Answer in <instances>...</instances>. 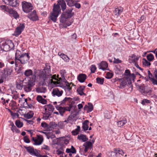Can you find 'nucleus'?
Listing matches in <instances>:
<instances>
[{
    "label": "nucleus",
    "instance_id": "obj_1",
    "mask_svg": "<svg viewBox=\"0 0 157 157\" xmlns=\"http://www.w3.org/2000/svg\"><path fill=\"white\" fill-rule=\"evenodd\" d=\"M67 6L64 0H59L57 4L55 3L53 6L52 12L50 13L49 18L54 22H56L57 17L61 13V10L64 11L66 9Z\"/></svg>",
    "mask_w": 157,
    "mask_h": 157
},
{
    "label": "nucleus",
    "instance_id": "obj_2",
    "mask_svg": "<svg viewBox=\"0 0 157 157\" xmlns=\"http://www.w3.org/2000/svg\"><path fill=\"white\" fill-rule=\"evenodd\" d=\"M15 65L17 67L18 63H20L22 64L26 63L29 60L30 56L28 53L23 52L20 50H17L15 54Z\"/></svg>",
    "mask_w": 157,
    "mask_h": 157
},
{
    "label": "nucleus",
    "instance_id": "obj_3",
    "mask_svg": "<svg viewBox=\"0 0 157 157\" xmlns=\"http://www.w3.org/2000/svg\"><path fill=\"white\" fill-rule=\"evenodd\" d=\"M37 72L35 71L33 73V75L31 77L28 81L25 80H23V88L26 92L31 91L33 87L35 84V82Z\"/></svg>",
    "mask_w": 157,
    "mask_h": 157
},
{
    "label": "nucleus",
    "instance_id": "obj_4",
    "mask_svg": "<svg viewBox=\"0 0 157 157\" xmlns=\"http://www.w3.org/2000/svg\"><path fill=\"white\" fill-rule=\"evenodd\" d=\"M50 66L46 64L45 67L43 70L40 71V78L42 79L44 82H45L49 77L50 78H51V75H48L50 72Z\"/></svg>",
    "mask_w": 157,
    "mask_h": 157
},
{
    "label": "nucleus",
    "instance_id": "obj_5",
    "mask_svg": "<svg viewBox=\"0 0 157 157\" xmlns=\"http://www.w3.org/2000/svg\"><path fill=\"white\" fill-rule=\"evenodd\" d=\"M117 81H119L120 82L119 86V88H120L121 89L124 88L126 85L128 84L130 85L129 88H131V90H132L133 86L132 84V81H131L129 78H126L125 76H124L122 78H117Z\"/></svg>",
    "mask_w": 157,
    "mask_h": 157
},
{
    "label": "nucleus",
    "instance_id": "obj_6",
    "mask_svg": "<svg viewBox=\"0 0 157 157\" xmlns=\"http://www.w3.org/2000/svg\"><path fill=\"white\" fill-rule=\"evenodd\" d=\"M72 10V9H67L65 11L62 13L60 16V21L62 23H64L66 21V20L68 18H71L72 15L71 14V12Z\"/></svg>",
    "mask_w": 157,
    "mask_h": 157
},
{
    "label": "nucleus",
    "instance_id": "obj_7",
    "mask_svg": "<svg viewBox=\"0 0 157 157\" xmlns=\"http://www.w3.org/2000/svg\"><path fill=\"white\" fill-rule=\"evenodd\" d=\"M14 47L13 43L10 40H6L5 43H2L0 46L1 48L3 51L7 52Z\"/></svg>",
    "mask_w": 157,
    "mask_h": 157
},
{
    "label": "nucleus",
    "instance_id": "obj_8",
    "mask_svg": "<svg viewBox=\"0 0 157 157\" xmlns=\"http://www.w3.org/2000/svg\"><path fill=\"white\" fill-rule=\"evenodd\" d=\"M23 10L26 13H29L33 9L32 4L29 2L24 1L22 2Z\"/></svg>",
    "mask_w": 157,
    "mask_h": 157
},
{
    "label": "nucleus",
    "instance_id": "obj_9",
    "mask_svg": "<svg viewBox=\"0 0 157 157\" xmlns=\"http://www.w3.org/2000/svg\"><path fill=\"white\" fill-rule=\"evenodd\" d=\"M27 17L33 21H36L39 20L38 16L36 14L35 10L33 11L27 15Z\"/></svg>",
    "mask_w": 157,
    "mask_h": 157
},
{
    "label": "nucleus",
    "instance_id": "obj_10",
    "mask_svg": "<svg viewBox=\"0 0 157 157\" xmlns=\"http://www.w3.org/2000/svg\"><path fill=\"white\" fill-rule=\"evenodd\" d=\"M24 147L27 151L32 155L38 156V154L39 155V153L37 151V150L36 149H35L33 147L30 146H24Z\"/></svg>",
    "mask_w": 157,
    "mask_h": 157
},
{
    "label": "nucleus",
    "instance_id": "obj_11",
    "mask_svg": "<svg viewBox=\"0 0 157 157\" xmlns=\"http://www.w3.org/2000/svg\"><path fill=\"white\" fill-rule=\"evenodd\" d=\"M25 28L24 23H20L19 26L16 29L15 34L16 36H18L21 34Z\"/></svg>",
    "mask_w": 157,
    "mask_h": 157
},
{
    "label": "nucleus",
    "instance_id": "obj_12",
    "mask_svg": "<svg viewBox=\"0 0 157 157\" xmlns=\"http://www.w3.org/2000/svg\"><path fill=\"white\" fill-rule=\"evenodd\" d=\"M6 4L12 7H17L19 5V0H7Z\"/></svg>",
    "mask_w": 157,
    "mask_h": 157
},
{
    "label": "nucleus",
    "instance_id": "obj_13",
    "mask_svg": "<svg viewBox=\"0 0 157 157\" xmlns=\"http://www.w3.org/2000/svg\"><path fill=\"white\" fill-rule=\"evenodd\" d=\"M51 78H49V80L52 83H53L55 84H59V81L61 80V78H58V75L56 76V75H51Z\"/></svg>",
    "mask_w": 157,
    "mask_h": 157
},
{
    "label": "nucleus",
    "instance_id": "obj_14",
    "mask_svg": "<svg viewBox=\"0 0 157 157\" xmlns=\"http://www.w3.org/2000/svg\"><path fill=\"white\" fill-rule=\"evenodd\" d=\"M13 72V70L11 69L5 68L1 72L3 75L7 78L8 76L10 75Z\"/></svg>",
    "mask_w": 157,
    "mask_h": 157
},
{
    "label": "nucleus",
    "instance_id": "obj_15",
    "mask_svg": "<svg viewBox=\"0 0 157 157\" xmlns=\"http://www.w3.org/2000/svg\"><path fill=\"white\" fill-rule=\"evenodd\" d=\"M7 12H8L10 14L11 16H13L16 19L18 18L19 17V16L17 12L12 9H8Z\"/></svg>",
    "mask_w": 157,
    "mask_h": 157
},
{
    "label": "nucleus",
    "instance_id": "obj_16",
    "mask_svg": "<svg viewBox=\"0 0 157 157\" xmlns=\"http://www.w3.org/2000/svg\"><path fill=\"white\" fill-rule=\"evenodd\" d=\"M56 108L59 111V113L60 115L62 116H63V114L66 111V109L65 107H62L61 106H59V105L56 106Z\"/></svg>",
    "mask_w": 157,
    "mask_h": 157
},
{
    "label": "nucleus",
    "instance_id": "obj_17",
    "mask_svg": "<svg viewBox=\"0 0 157 157\" xmlns=\"http://www.w3.org/2000/svg\"><path fill=\"white\" fill-rule=\"evenodd\" d=\"M108 66V63L105 61H102L99 65V68L103 71L106 70V68Z\"/></svg>",
    "mask_w": 157,
    "mask_h": 157
},
{
    "label": "nucleus",
    "instance_id": "obj_18",
    "mask_svg": "<svg viewBox=\"0 0 157 157\" xmlns=\"http://www.w3.org/2000/svg\"><path fill=\"white\" fill-rule=\"evenodd\" d=\"M123 8L121 7H120L115 9L114 11V14L117 17L119 16L122 12Z\"/></svg>",
    "mask_w": 157,
    "mask_h": 157
},
{
    "label": "nucleus",
    "instance_id": "obj_19",
    "mask_svg": "<svg viewBox=\"0 0 157 157\" xmlns=\"http://www.w3.org/2000/svg\"><path fill=\"white\" fill-rule=\"evenodd\" d=\"M86 78V75L83 74L79 75L77 77L78 80L81 82H83Z\"/></svg>",
    "mask_w": 157,
    "mask_h": 157
},
{
    "label": "nucleus",
    "instance_id": "obj_20",
    "mask_svg": "<svg viewBox=\"0 0 157 157\" xmlns=\"http://www.w3.org/2000/svg\"><path fill=\"white\" fill-rule=\"evenodd\" d=\"M36 99L40 103L43 104H47V101L46 100L43 98L40 95H38L36 98Z\"/></svg>",
    "mask_w": 157,
    "mask_h": 157
},
{
    "label": "nucleus",
    "instance_id": "obj_21",
    "mask_svg": "<svg viewBox=\"0 0 157 157\" xmlns=\"http://www.w3.org/2000/svg\"><path fill=\"white\" fill-rule=\"evenodd\" d=\"M23 80H17L16 82V87L17 89L21 90L23 88V83H22Z\"/></svg>",
    "mask_w": 157,
    "mask_h": 157
},
{
    "label": "nucleus",
    "instance_id": "obj_22",
    "mask_svg": "<svg viewBox=\"0 0 157 157\" xmlns=\"http://www.w3.org/2000/svg\"><path fill=\"white\" fill-rule=\"evenodd\" d=\"M63 92L62 90L59 91L58 89H55L52 91V94L54 95H56L58 97H59L62 95Z\"/></svg>",
    "mask_w": 157,
    "mask_h": 157
},
{
    "label": "nucleus",
    "instance_id": "obj_23",
    "mask_svg": "<svg viewBox=\"0 0 157 157\" xmlns=\"http://www.w3.org/2000/svg\"><path fill=\"white\" fill-rule=\"evenodd\" d=\"M65 90L66 92L67 93L68 92L69 94H71V86L69 85V83L67 81L65 82Z\"/></svg>",
    "mask_w": 157,
    "mask_h": 157
},
{
    "label": "nucleus",
    "instance_id": "obj_24",
    "mask_svg": "<svg viewBox=\"0 0 157 157\" xmlns=\"http://www.w3.org/2000/svg\"><path fill=\"white\" fill-rule=\"evenodd\" d=\"M89 121L86 120L82 123V128L84 131L88 129Z\"/></svg>",
    "mask_w": 157,
    "mask_h": 157
},
{
    "label": "nucleus",
    "instance_id": "obj_25",
    "mask_svg": "<svg viewBox=\"0 0 157 157\" xmlns=\"http://www.w3.org/2000/svg\"><path fill=\"white\" fill-rule=\"evenodd\" d=\"M77 138L79 140H82L83 142H85L88 140V138L86 137L85 135L82 134L78 135Z\"/></svg>",
    "mask_w": 157,
    "mask_h": 157
},
{
    "label": "nucleus",
    "instance_id": "obj_26",
    "mask_svg": "<svg viewBox=\"0 0 157 157\" xmlns=\"http://www.w3.org/2000/svg\"><path fill=\"white\" fill-rule=\"evenodd\" d=\"M127 122V120L125 118L123 120L117 122V125L118 127H121L124 125Z\"/></svg>",
    "mask_w": 157,
    "mask_h": 157
},
{
    "label": "nucleus",
    "instance_id": "obj_27",
    "mask_svg": "<svg viewBox=\"0 0 157 157\" xmlns=\"http://www.w3.org/2000/svg\"><path fill=\"white\" fill-rule=\"evenodd\" d=\"M66 152L67 153H71L74 154L76 153V151L75 148L73 146H71V149L67 148Z\"/></svg>",
    "mask_w": 157,
    "mask_h": 157
},
{
    "label": "nucleus",
    "instance_id": "obj_28",
    "mask_svg": "<svg viewBox=\"0 0 157 157\" xmlns=\"http://www.w3.org/2000/svg\"><path fill=\"white\" fill-rule=\"evenodd\" d=\"M84 88H82V86H80L77 90L78 93L81 96L83 95H86V94L84 93L83 91Z\"/></svg>",
    "mask_w": 157,
    "mask_h": 157
},
{
    "label": "nucleus",
    "instance_id": "obj_29",
    "mask_svg": "<svg viewBox=\"0 0 157 157\" xmlns=\"http://www.w3.org/2000/svg\"><path fill=\"white\" fill-rule=\"evenodd\" d=\"M24 75L26 77H29L30 76L33 75V72L31 69H28L25 71L24 72Z\"/></svg>",
    "mask_w": 157,
    "mask_h": 157
},
{
    "label": "nucleus",
    "instance_id": "obj_30",
    "mask_svg": "<svg viewBox=\"0 0 157 157\" xmlns=\"http://www.w3.org/2000/svg\"><path fill=\"white\" fill-rule=\"evenodd\" d=\"M46 91V88L44 87H38L36 89V91L37 93H44Z\"/></svg>",
    "mask_w": 157,
    "mask_h": 157
},
{
    "label": "nucleus",
    "instance_id": "obj_31",
    "mask_svg": "<svg viewBox=\"0 0 157 157\" xmlns=\"http://www.w3.org/2000/svg\"><path fill=\"white\" fill-rule=\"evenodd\" d=\"M37 138L36 139L37 140V143L36 144L37 145L41 144L43 141V138L40 135H37Z\"/></svg>",
    "mask_w": 157,
    "mask_h": 157
},
{
    "label": "nucleus",
    "instance_id": "obj_32",
    "mask_svg": "<svg viewBox=\"0 0 157 157\" xmlns=\"http://www.w3.org/2000/svg\"><path fill=\"white\" fill-rule=\"evenodd\" d=\"M136 87H138L140 91L142 93H143L145 92V87L144 86L142 85H139L138 83H136Z\"/></svg>",
    "mask_w": 157,
    "mask_h": 157
},
{
    "label": "nucleus",
    "instance_id": "obj_33",
    "mask_svg": "<svg viewBox=\"0 0 157 157\" xmlns=\"http://www.w3.org/2000/svg\"><path fill=\"white\" fill-rule=\"evenodd\" d=\"M49 130H52V129L56 128L57 126V124H56L54 122H50L49 123Z\"/></svg>",
    "mask_w": 157,
    "mask_h": 157
},
{
    "label": "nucleus",
    "instance_id": "obj_34",
    "mask_svg": "<svg viewBox=\"0 0 157 157\" xmlns=\"http://www.w3.org/2000/svg\"><path fill=\"white\" fill-rule=\"evenodd\" d=\"M10 125L12 126L11 128V130L13 131V132H14V131H15L16 133H20V131L14 125V124L12 122Z\"/></svg>",
    "mask_w": 157,
    "mask_h": 157
},
{
    "label": "nucleus",
    "instance_id": "obj_35",
    "mask_svg": "<svg viewBox=\"0 0 157 157\" xmlns=\"http://www.w3.org/2000/svg\"><path fill=\"white\" fill-rule=\"evenodd\" d=\"M33 114L34 113L33 112L30 111L29 113H28L27 114L24 115V117L27 119H29L33 117Z\"/></svg>",
    "mask_w": 157,
    "mask_h": 157
},
{
    "label": "nucleus",
    "instance_id": "obj_36",
    "mask_svg": "<svg viewBox=\"0 0 157 157\" xmlns=\"http://www.w3.org/2000/svg\"><path fill=\"white\" fill-rule=\"evenodd\" d=\"M67 5L69 7H72L74 6L75 3L74 0H65Z\"/></svg>",
    "mask_w": 157,
    "mask_h": 157
},
{
    "label": "nucleus",
    "instance_id": "obj_37",
    "mask_svg": "<svg viewBox=\"0 0 157 157\" xmlns=\"http://www.w3.org/2000/svg\"><path fill=\"white\" fill-rule=\"evenodd\" d=\"M76 116L77 114L76 113H72L71 112V114L68 117V120H70V121H72Z\"/></svg>",
    "mask_w": 157,
    "mask_h": 157
},
{
    "label": "nucleus",
    "instance_id": "obj_38",
    "mask_svg": "<svg viewBox=\"0 0 157 157\" xmlns=\"http://www.w3.org/2000/svg\"><path fill=\"white\" fill-rule=\"evenodd\" d=\"M15 124L19 128L22 127L23 126V123L21 122L19 120H17L15 121Z\"/></svg>",
    "mask_w": 157,
    "mask_h": 157
},
{
    "label": "nucleus",
    "instance_id": "obj_39",
    "mask_svg": "<svg viewBox=\"0 0 157 157\" xmlns=\"http://www.w3.org/2000/svg\"><path fill=\"white\" fill-rule=\"evenodd\" d=\"M88 109L87 110V112L89 113L92 111L93 109V106L92 104L90 102L88 103Z\"/></svg>",
    "mask_w": 157,
    "mask_h": 157
},
{
    "label": "nucleus",
    "instance_id": "obj_40",
    "mask_svg": "<svg viewBox=\"0 0 157 157\" xmlns=\"http://www.w3.org/2000/svg\"><path fill=\"white\" fill-rule=\"evenodd\" d=\"M60 56L65 61H67L69 60V59L67 55L63 53H61L60 55Z\"/></svg>",
    "mask_w": 157,
    "mask_h": 157
},
{
    "label": "nucleus",
    "instance_id": "obj_41",
    "mask_svg": "<svg viewBox=\"0 0 157 157\" xmlns=\"http://www.w3.org/2000/svg\"><path fill=\"white\" fill-rule=\"evenodd\" d=\"M110 157H119V154L117 153V151H113L111 152Z\"/></svg>",
    "mask_w": 157,
    "mask_h": 157
},
{
    "label": "nucleus",
    "instance_id": "obj_42",
    "mask_svg": "<svg viewBox=\"0 0 157 157\" xmlns=\"http://www.w3.org/2000/svg\"><path fill=\"white\" fill-rule=\"evenodd\" d=\"M96 82L100 84H103L104 82V78H100L99 77H97L96 78Z\"/></svg>",
    "mask_w": 157,
    "mask_h": 157
},
{
    "label": "nucleus",
    "instance_id": "obj_43",
    "mask_svg": "<svg viewBox=\"0 0 157 157\" xmlns=\"http://www.w3.org/2000/svg\"><path fill=\"white\" fill-rule=\"evenodd\" d=\"M147 59L149 61H151L154 59V56L152 54H150L147 56Z\"/></svg>",
    "mask_w": 157,
    "mask_h": 157
},
{
    "label": "nucleus",
    "instance_id": "obj_44",
    "mask_svg": "<svg viewBox=\"0 0 157 157\" xmlns=\"http://www.w3.org/2000/svg\"><path fill=\"white\" fill-rule=\"evenodd\" d=\"M126 78H129L131 81L132 80H133L134 81V79L136 77V76L134 74H130V75H128V76H125Z\"/></svg>",
    "mask_w": 157,
    "mask_h": 157
},
{
    "label": "nucleus",
    "instance_id": "obj_45",
    "mask_svg": "<svg viewBox=\"0 0 157 157\" xmlns=\"http://www.w3.org/2000/svg\"><path fill=\"white\" fill-rule=\"evenodd\" d=\"M45 106H46L48 108V111H50L51 112H52L54 109L53 106L51 104L47 105H45Z\"/></svg>",
    "mask_w": 157,
    "mask_h": 157
},
{
    "label": "nucleus",
    "instance_id": "obj_46",
    "mask_svg": "<svg viewBox=\"0 0 157 157\" xmlns=\"http://www.w3.org/2000/svg\"><path fill=\"white\" fill-rule=\"evenodd\" d=\"M144 61H143V65H144L145 66L150 67L151 65V63L150 62L147 61L145 59H143Z\"/></svg>",
    "mask_w": 157,
    "mask_h": 157
},
{
    "label": "nucleus",
    "instance_id": "obj_47",
    "mask_svg": "<svg viewBox=\"0 0 157 157\" xmlns=\"http://www.w3.org/2000/svg\"><path fill=\"white\" fill-rule=\"evenodd\" d=\"M0 75L1 76H0V83H2L3 82L4 80V79H6L7 78L1 73Z\"/></svg>",
    "mask_w": 157,
    "mask_h": 157
},
{
    "label": "nucleus",
    "instance_id": "obj_48",
    "mask_svg": "<svg viewBox=\"0 0 157 157\" xmlns=\"http://www.w3.org/2000/svg\"><path fill=\"white\" fill-rule=\"evenodd\" d=\"M113 75L112 73L108 72L107 73L105 78L107 79H110L112 78Z\"/></svg>",
    "mask_w": 157,
    "mask_h": 157
},
{
    "label": "nucleus",
    "instance_id": "obj_49",
    "mask_svg": "<svg viewBox=\"0 0 157 157\" xmlns=\"http://www.w3.org/2000/svg\"><path fill=\"white\" fill-rule=\"evenodd\" d=\"M41 126L44 128H47L48 129H49V125L46 122H42L41 123Z\"/></svg>",
    "mask_w": 157,
    "mask_h": 157
},
{
    "label": "nucleus",
    "instance_id": "obj_50",
    "mask_svg": "<svg viewBox=\"0 0 157 157\" xmlns=\"http://www.w3.org/2000/svg\"><path fill=\"white\" fill-rule=\"evenodd\" d=\"M131 57L133 59L132 62L135 63L136 61L138 60L139 58H136V56L134 54H132L131 56Z\"/></svg>",
    "mask_w": 157,
    "mask_h": 157
},
{
    "label": "nucleus",
    "instance_id": "obj_51",
    "mask_svg": "<svg viewBox=\"0 0 157 157\" xmlns=\"http://www.w3.org/2000/svg\"><path fill=\"white\" fill-rule=\"evenodd\" d=\"M150 101L147 99H144L142 101L141 104L143 105H145L146 103H150Z\"/></svg>",
    "mask_w": 157,
    "mask_h": 157
},
{
    "label": "nucleus",
    "instance_id": "obj_52",
    "mask_svg": "<svg viewBox=\"0 0 157 157\" xmlns=\"http://www.w3.org/2000/svg\"><path fill=\"white\" fill-rule=\"evenodd\" d=\"M96 67L95 65H93L91 66V73H94L96 70Z\"/></svg>",
    "mask_w": 157,
    "mask_h": 157
},
{
    "label": "nucleus",
    "instance_id": "obj_53",
    "mask_svg": "<svg viewBox=\"0 0 157 157\" xmlns=\"http://www.w3.org/2000/svg\"><path fill=\"white\" fill-rule=\"evenodd\" d=\"M57 125V126L61 129L63 128L64 127V125L63 122L62 121L59 122Z\"/></svg>",
    "mask_w": 157,
    "mask_h": 157
},
{
    "label": "nucleus",
    "instance_id": "obj_54",
    "mask_svg": "<svg viewBox=\"0 0 157 157\" xmlns=\"http://www.w3.org/2000/svg\"><path fill=\"white\" fill-rule=\"evenodd\" d=\"M60 147L59 149L60 150H61V151H62L64 152V148L65 147V145H64V144H60Z\"/></svg>",
    "mask_w": 157,
    "mask_h": 157
},
{
    "label": "nucleus",
    "instance_id": "obj_55",
    "mask_svg": "<svg viewBox=\"0 0 157 157\" xmlns=\"http://www.w3.org/2000/svg\"><path fill=\"white\" fill-rule=\"evenodd\" d=\"M114 149L116 151V150L117 151V153L119 154V156L120 154L122 155L124 153L123 151L120 149L115 148Z\"/></svg>",
    "mask_w": 157,
    "mask_h": 157
},
{
    "label": "nucleus",
    "instance_id": "obj_56",
    "mask_svg": "<svg viewBox=\"0 0 157 157\" xmlns=\"http://www.w3.org/2000/svg\"><path fill=\"white\" fill-rule=\"evenodd\" d=\"M150 81L152 82L154 85H157V79H155L154 78H150Z\"/></svg>",
    "mask_w": 157,
    "mask_h": 157
},
{
    "label": "nucleus",
    "instance_id": "obj_57",
    "mask_svg": "<svg viewBox=\"0 0 157 157\" xmlns=\"http://www.w3.org/2000/svg\"><path fill=\"white\" fill-rule=\"evenodd\" d=\"M92 145V144L90 141H87L86 143L85 146L89 148L91 147Z\"/></svg>",
    "mask_w": 157,
    "mask_h": 157
},
{
    "label": "nucleus",
    "instance_id": "obj_58",
    "mask_svg": "<svg viewBox=\"0 0 157 157\" xmlns=\"http://www.w3.org/2000/svg\"><path fill=\"white\" fill-rule=\"evenodd\" d=\"M63 152L62 151H61L59 149H58L56 151V153L58 155H62V157H63Z\"/></svg>",
    "mask_w": 157,
    "mask_h": 157
},
{
    "label": "nucleus",
    "instance_id": "obj_59",
    "mask_svg": "<svg viewBox=\"0 0 157 157\" xmlns=\"http://www.w3.org/2000/svg\"><path fill=\"white\" fill-rule=\"evenodd\" d=\"M51 115V113H45L44 114V119L47 120L49 117V116Z\"/></svg>",
    "mask_w": 157,
    "mask_h": 157
},
{
    "label": "nucleus",
    "instance_id": "obj_60",
    "mask_svg": "<svg viewBox=\"0 0 157 157\" xmlns=\"http://www.w3.org/2000/svg\"><path fill=\"white\" fill-rule=\"evenodd\" d=\"M24 141L27 143H29L30 142V140L27 136H25L24 137Z\"/></svg>",
    "mask_w": 157,
    "mask_h": 157
},
{
    "label": "nucleus",
    "instance_id": "obj_61",
    "mask_svg": "<svg viewBox=\"0 0 157 157\" xmlns=\"http://www.w3.org/2000/svg\"><path fill=\"white\" fill-rule=\"evenodd\" d=\"M74 6H75L76 8L78 9H79L81 7L80 4L77 2H75L74 4Z\"/></svg>",
    "mask_w": 157,
    "mask_h": 157
},
{
    "label": "nucleus",
    "instance_id": "obj_62",
    "mask_svg": "<svg viewBox=\"0 0 157 157\" xmlns=\"http://www.w3.org/2000/svg\"><path fill=\"white\" fill-rule=\"evenodd\" d=\"M144 15L140 17V19H138V21H137L139 23H141L142 22V21L144 19Z\"/></svg>",
    "mask_w": 157,
    "mask_h": 157
},
{
    "label": "nucleus",
    "instance_id": "obj_63",
    "mask_svg": "<svg viewBox=\"0 0 157 157\" xmlns=\"http://www.w3.org/2000/svg\"><path fill=\"white\" fill-rule=\"evenodd\" d=\"M22 118L25 121H27V122L29 124H33L34 123V121L33 120H28L23 118Z\"/></svg>",
    "mask_w": 157,
    "mask_h": 157
},
{
    "label": "nucleus",
    "instance_id": "obj_64",
    "mask_svg": "<svg viewBox=\"0 0 157 157\" xmlns=\"http://www.w3.org/2000/svg\"><path fill=\"white\" fill-rule=\"evenodd\" d=\"M130 72L129 70L128 69L126 70L125 71L124 74L125 76H128L130 75Z\"/></svg>",
    "mask_w": 157,
    "mask_h": 157
}]
</instances>
